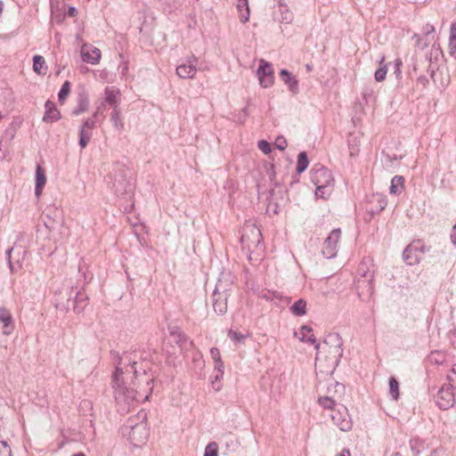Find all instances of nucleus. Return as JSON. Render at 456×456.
Wrapping results in <instances>:
<instances>
[{
    "instance_id": "obj_60",
    "label": "nucleus",
    "mask_w": 456,
    "mask_h": 456,
    "mask_svg": "<svg viewBox=\"0 0 456 456\" xmlns=\"http://www.w3.org/2000/svg\"><path fill=\"white\" fill-rule=\"evenodd\" d=\"M385 59H386V58H385V56H384V55H383V56H381V58H380V59H379V64H380V65H381V64H383V63H384V61H385Z\"/></svg>"
},
{
    "instance_id": "obj_5",
    "label": "nucleus",
    "mask_w": 456,
    "mask_h": 456,
    "mask_svg": "<svg viewBox=\"0 0 456 456\" xmlns=\"http://www.w3.org/2000/svg\"><path fill=\"white\" fill-rule=\"evenodd\" d=\"M146 413L142 412L136 416L140 419L139 422H134V419L130 418L126 424L122 428V432L127 436L131 444L139 447L147 442L149 436V429L147 428L146 422L144 421Z\"/></svg>"
},
{
    "instance_id": "obj_41",
    "label": "nucleus",
    "mask_w": 456,
    "mask_h": 456,
    "mask_svg": "<svg viewBox=\"0 0 456 456\" xmlns=\"http://www.w3.org/2000/svg\"><path fill=\"white\" fill-rule=\"evenodd\" d=\"M387 73V65H384L375 71L374 77L377 82H382L385 80Z\"/></svg>"
},
{
    "instance_id": "obj_11",
    "label": "nucleus",
    "mask_w": 456,
    "mask_h": 456,
    "mask_svg": "<svg viewBox=\"0 0 456 456\" xmlns=\"http://www.w3.org/2000/svg\"><path fill=\"white\" fill-rule=\"evenodd\" d=\"M341 237V230L334 229L326 238L323 248L322 254L326 258H333L338 254V247Z\"/></svg>"
},
{
    "instance_id": "obj_18",
    "label": "nucleus",
    "mask_w": 456,
    "mask_h": 456,
    "mask_svg": "<svg viewBox=\"0 0 456 456\" xmlns=\"http://www.w3.org/2000/svg\"><path fill=\"white\" fill-rule=\"evenodd\" d=\"M45 114L43 121L45 123H53L61 119V115L60 110L56 108L53 102L48 100L45 103Z\"/></svg>"
},
{
    "instance_id": "obj_63",
    "label": "nucleus",
    "mask_w": 456,
    "mask_h": 456,
    "mask_svg": "<svg viewBox=\"0 0 456 456\" xmlns=\"http://www.w3.org/2000/svg\"><path fill=\"white\" fill-rule=\"evenodd\" d=\"M336 387H340L344 388L343 386L341 384H339L338 382H336Z\"/></svg>"
},
{
    "instance_id": "obj_56",
    "label": "nucleus",
    "mask_w": 456,
    "mask_h": 456,
    "mask_svg": "<svg viewBox=\"0 0 456 456\" xmlns=\"http://www.w3.org/2000/svg\"><path fill=\"white\" fill-rule=\"evenodd\" d=\"M224 377V373L222 372H217L215 376V380H219V379H222Z\"/></svg>"
},
{
    "instance_id": "obj_54",
    "label": "nucleus",
    "mask_w": 456,
    "mask_h": 456,
    "mask_svg": "<svg viewBox=\"0 0 456 456\" xmlns=\"http://www.w3.org/2000/svg\"><path fill=\"white\" fill-rule=\"evenodd\" d=\"M338 456H351L350 451L348 449H343Z\"/></svg>"
},
{
    "instance_id": "obj_52",
    "label": "nucleus",
    "mask_w": 456,
    "mask_h": 456,
    "mask_svg": "<svg viewBox=\"0 0 456 456\" xmlns=\"http://www.w3.org/2000/svg\"><path fill=\"white\" fill-rule=\"evenodd\" d=\"M67 12L69 16H76L77 11L75 7H69Z\"/></svg>"
},
{
    "instance_id": "obj_9",
    "label": "nucleus",
    "mask_w": 456,
    "mask_h": 456,
    "mask_svg": "<svg viewBox=\"0 0 456 456\" xmlns=\"http://www.w3.org/2000/svg\"><path fill=\"white\" fill-rule=\"evenodd\" d=\"M436 403L441 410H448L455 403L454 387L451 384L441 387L436 395Z\"/></svg>"
},
{
    "instance_id": "obj_62",
    "label": "nucleus",
    "mask_w": 456,
    "mask_h": 456,
    "mask_svg": "<svg viewBox=\"0 0 456 456\" xmlns=\"http://www.w3.org/2000/svg\"><path fill=\"white\" fill-rule=\"evenodd\" d=\"M452 371L456 374V364L452 366Z\"/></svg>"
},
{
    "instance_id": "obj_33",
    "label": "nucleus",
    "mask_w": 456,
    "mask_h": 456,
    "mask_svg": "<svg viewBox=\"0 0 456 456\" xmlns=\"http://www.w3.org/2000/svg\"><path fill=\"white\" fill-rule=\"evenodd\" d=\"M308 164L309 161L306 153L305 151L300 152L297 156V172L298 174L304 172L308 167Z\"/></svg>"
},
{
    "instance_id": "obj_31",
    "label": "nucleus",
    "mask_w": 456,
    "mask_h": 456,
    "mask_svg": "<svg viewBox=\"0 0 456 456\" xmlns=\"http://www.w3.org/2000/svg\"><path fill=\"white\" fill-rule=\"evenodd\" d=\"M403 188V177L400 175H395L391 180V185H390V193L391 194H397L402 191Z\"/></svg>"
},
{
    "instance_id": "obj_4",
    "label": "nucleus",
    "mask_w": 456,
    "mask_h": 456,
    "mask_svg": "<svg viewBox=\"0 0 456 456\" xmlns=\"http://www.w3.org/2000/svg\"><path fill=\"white\" fill-rule=\"evenodd\" d=\"M233 277L230 273H222L213 291V308L218 315L227 312L228 291L232 289Z\"/></svg>"
},
{
    "instance_id": "obj_53",
    "label": "nucleus",
    "mask_w": 456,
    "mask_h": 456,
    "mask_svg": "<svg viewBox=\"0 0 456 456\" xmlns=\"http://www.w3.org/2000/svg\"><path fill=\"white\" fill-rule=\"evenodd\" d=\"M191 62L194 63V65L196 66V63L198 62V59L195 55H192L188 59L187 64H191Z\"/></svg>"
},
{
    "instance_id": "obj_7",
    "label": "nucleus",
    "mask_w": 456,
    "mask_h": 456,
    "mask_svg": "<svg viewBox=\"0 0 456 456\" xmlns=\"http://www.w3.org/2000/svg\"><path fill=\"white\" fill-rule=\"evenodd\" d=\"M374 272L366 262H362L357 269V289L360 297H372L374 293L373 284Z\"/></svg>"
},
{
    "instance_id": "obj_42",
    "label": "nucleus",
    "mask_w": 456,
    "mask_h": 456,
    "mask_svg": "<svg viewBox=\"0 0 456 456\" xmlns=\"http://www.w3.org/2000/svg\"><path fill=\"white\" fill-rule=\"evenodd\" d=\"M229 338L235 343H243L245 339V336L240 332H237L233 330H230L228 331Z\"/></svg>"
},
{
    "instance_id": "obj_36",
    "label": "nucleus",
    "mask_w": 456,
    "mask_h": 456,
    "mask_svg": "<svg viewBox=\"0 0 456 456\" xmlns=\"http://www.w3.org/2000/svg\"><path fill=\"white\" fill-rule=\"evenodd\" d=\"M318 403L324 409H330V410H332L333 411L336 409L335 408V406H336L335 401L330 396L320 397L318 399Z\"/></svg>"
},
{
    "instance_id": "obj_46",
    "label": "nucleus",
    "mask_w": 456,
    "mask_h": 456,
    "mask_svg": "<svg viewBox=\"0 0 456 456\" xmlns=\"http://www.w3.org/2000/svg\"><path fill=\"white\" fill-rule=\"evenodd\" d=\"M210 354H211V357L214 360V362H218L219 360H222L220 351L216 347H212L210 349Z\"/></svg>"
},
{
    "instance_id": "obj_47",
    "label": "nucleus",
    "mask_w": 456,
    "mask_h": 456,
    "mask_svg": "<svg viewBox=\"0 0 456 456\" xmlns=\"http://www.w3.org/2000/svg\"><path fill=\"white\" fill-rule=\"evenodd\" d=\"M413 38H415V39H416V44H417V45H418L419 47H420V48H422V49H423V48H425V47L428 45L427 41H423V39L420 37V36H419V35L415 34V35L413 36Z\"/></svg>"
},
{
    "instance_id": "obj_19",
    "label": "nucleus",
    "mask_w": 456,
    "mask_h": 456,
    "mask_svg": "<svg viewBox=\"0 0 456 456\" xmlns=\"http://www.w3.org/2000/svg\"><path fill=\"white\" fill-rule=\"evenodd\" d=\"M294 336L297 338L300 341H306L312 344H317L315 337L313 333V330L309 326H302L298 331L294 332Z\"/></svg>"
},
{
    "instance_id": "obj_32",
    "label": "nucleus",
    "mask_w": 456,
    "mask_h": 456,
    "mask_svg": "<svg viewBox=\"0 0 456 456\" xmlns=\"http://www.w3.org/2000/svg\"><path fill=\"white\" fill-rule=\"evenodd\" d=\"M110 120L118 130H122L124 127V124L122 122L121 117H120V110L118 106H115L113 108V111L110 116Z\"/></svg>"
},
{
    "instance_id": "obj_16",
    "label": "nucleus",
    "mask_w": 456,
    "mask_h": 456,
    "mask_svg": "<svg viewBox=\"0 0 456 456\" xmlns=\"http://www.w3.org/2000/svg\"><path fill=\"white\" fill-rule=\"evenodd\" d=\"M0 323H2V332L5 336H10L14 329V321L10 311L5 307H0Z\"/></svg>"
},
{
    "instance_id": "obj_57",
    "label": "nucleus",
    "mask_w": 456,
    "mask_h": 456,
    "mask_svg": "<svg viewBox=\"0 0 456 456\" xmlns=\"http://www.w3.org/2000/svg\"><path fill=\"white\" fill-rule=\"evenodd\" d=\"M432 53H434L435 54L437 55L440 53L439 47H436V45H433V46H432Z\"/></svg>"
},
{
    "instance_id": "obj_51",
    "label": "nucleus",
    "mask_w": 456,
    "mask_h": 456,
    "mask_svg": "<svg viewBox=\"0 0 456 456\" xmlns=\"http://www.w3.org/2000/svg\"><path fill=\"white\" fill-rule=\"evenodd\" d=\"M418 82L426 86L428 83V79L425 76H421L418 78Z\"/></svg>"
},
{
    "instance_id": "obj_55",
    "label": "nucleus",
    "mask_w": 456,
    "mask_h": 456,
    "mask_svg": "<svg viewBox=\"0 0 456 456\" xmlns=\"http://www.w3.org/2000/svg\"><path fill=\"white\" fill-rule=\"evenodd\" d=\"M430 456H444V452L442 450H436Z\"/></svg>"
},
{
    "instance_id": "obj_26",
    "label": "nucleus",
    "mask_w": 456,
    "mask_h": 456,
    "mask_svg": "<svg viewBox=\"0 0 456 456\" xmlns=\"http://www.w3.org/2000/svg\"><path fill=\"white\" fill-rule=\"evenodd\" d=\"M290 312L296 316H303L306 314V301L300 298L290 307Z\"/></svg>"
},
{
    "instance_id": "obj_40",
    "label": "nucleus",
    "mask_w": 456,
    "mask_h": 456,
    "mask_svg": "<svg viewBox=\"0 0 456 456\" xmlns=\"http://www.w3.org/2000/svg\"><path fill=\"white\" fill-rule=\"evenodd\" d=\"M86 299V296L81 293V292H77L76 293V297H75V300L73 301V308H74V311L77 312V313H79L83 310L84 306H79L78 305V303L84 301Z\"/></svg>"
},
{
    "instance_id": "obj_6",
    "label": "nucleus",
    "mask_w": 456,
    "mask_h": 456,
    "mask_svg": "<svg viewBox=\"0 0 456 456\" xmlns=\"http://www.w3.org/2000/svg\"><path fill=\"white\" fill-rule=\"evenodd\" d=\"M311 181L316 186L315 195L327 199L333 191L335 180L331 172L324 167H314L311 171Z\"/></svg>"
},
{
    "instance_id": "obj_50",
    "label": "nucleus",
    "mask_w": 456,
    "mask_h": 456,
    "mask_svg": "<svg viewBox=\"0 0 456 456\" xmlns=\"http://www.w3.org/2000/svg\"><path fill=\"white\" fill-rule=\"evenodd\" d=\"M215 370L216 372H222V373H224V363L222 362V360H219L218 362H215Z\"/></svg>"
},
{
    "instance_id": "obj_13",
    "label": "nucleus",
    "mask_w": 456,
    "mask_h": 456,
    "mask_svg": "<svg viewBox=\"0 0 456 456\" xmlns=\"http://www.w3.org/2000/svg\"><path fill=\"white\" fill-rule=\"evenodd\" d=\"M256 75L260 85L263 87H269L273 83V69L272 65L265 60H260L259 67L256 70Z\"/></svg>"
},
{
    "instance_id": "obj_22",
    "label": "nucleus",
    "mask_w": 456,
    "mask_h": 456,
    "mask_svg": "<svg viewBox=\"0 0 456 456\" xmlns=\"http://www.w3.org/2000/svg\"><path fill=\"white\" fill-rule=\"evenodd\" d=\"M46 183V176L45 174V170L40 165L37 166L36 168V187H35V194L38 197L41 192L42 189L45 186Z\"/></svg>"
},
{
    "instance_id": "obj_61",
    "label": "nucleus",
    "mask_w": 456,
    "mask_h": 456,
    "mask_svg": "<svg viewBox=\"0 0 456 456\" xmlns=\"http://www.w3.org/2000/svg\"><path fill=\"white\" fill-rule=\"evenodd\" d=\"M72 456H86V455L83 452H77V453L73 454Z\"/></svg>"
},
{
    "instance_id": "obj_43",
    "label": "nucleus",
    "mask_w": 456,
    "mask_h": 456,
    "mask_svg": "<svg viewBox=\"0 0 456 456\" xmlns=\"http://www.w3.org/2000/svg\"><path fill=\"white\" fill-rule=\"evenodd\" d=\"M258 149L265 154L272 152V146L266 140H260L258 142Z\"/></svg>"
},
{
    "instance_id": "obj_34",
    "label": "nucleus",
    "mask_w": 456,
    "mask_h": 456,
    "mask_svg": "<svg viewBox=\"0 0 456 456\" xmlns=\"http://www.w3.org/2000/svg\"><path fill=\"white\" fill-rule=\"evenodd\" d=\"M389 395L395 401L399 397V383L394 377L389 379Z\"/></svg>"
},
{
    "instance_id": "obj_39",
    "label": "nucleus",
    "mask_w": 456,
    "mask_h": 456,
    "mask_svg": "<svg viewBox=\"0 0 456 456\" xmlns=\"http://www.w3.org/2000/svg\"><path fill=\"white\" fill-rule=\"evenodd\" d=\"M218 454V446L216 442L209 443L206 448L204 456H217Z\"/></svg>"
},
{
    "instance_id": "obj_10",
    "label": "nucleus",
    "mask_w": 456,
    "mask_h": 456,
    "mask_svg": "<svg viewBox=\"0 0 456 456\" xmlns=\"http://www.w3.org/2000/svg\"><path fill=\"white\" fill-rule=\"evenodd\" d=\"M333 423L343 432L351 430L353 427L352 419L349 416L347 409L343 405L336 407L331 414Z\"/></svg>"
},
{
    "instance_id": "obj_21",
    "label": "nucleus",
    "mask_w": 456,
    "mask_h": 456,
    "mask_svg": "<svg viewBox=\"0 0 456 456\" xmlns=\"http://www.w3.org/2000/svg\"><path fill=\"white\" fill-rule=\"evenodd\" d=\"M197 72V68L194 63L191 64H181L176 68V74L181 78H192Z\"/></svg>"
},
{
    "instance_id": "obj_59",
    "label": "nucleus",
    "mask_w": 456,
    "mask_h": 456,
    "mask_svg": "<svg viewBox=\"0 0 456 456\" xmlns=\"http://www.w3.org/2000/svg\"><path fill=\"white\" fill-rule=\"evenodd\" d=\"M275 1L277 2L280 8H281L283 6V3H282L283 0H275Z\"/></svg>"
},
{
    "instance_id": "obj_25",
    "label": "nucleus",
    "mask_w": 456,
    "mask_h": 456,
    "mask_svg": "<svg viewBox=\"0 0 456 456\" xmlns=\"http://www.w3.org/2000/svg\"><path fill=\"white\" fill-rule=\"evenodd\" d=\"M78 144L81 149H85L93 136V132L81 126L78 131Z\"/></svg>"
},
{
    "instance_id": "obj_1",
    "label": "nucleus",
    "mask_w": 456,
    "mask_h": 456,
    "mask_svg": "<svg viewBox=\"0 0 456 456\" xmlns=\"http://www.w3.org/2000/svg\"><path fill=\"white\" fill-rule=\"evenodd\" d=\"M135 354H126L117 364L112 379L114 397L122 411L148 400L153 379L139 365ZM142 365V363H140Z\"/></svg>"
},
{
    "instance_id": "obj_48",
    "label": "nucleus",
    "mask_w": 456,
    "mask_h": 456,
    "mask_svg": "<svg viewBox=\"0 0 456 456\" xmlns=\"http://www.w3.org/2000/svg\"><path fill=\"white\" fill-rule=\"evenodd\" d=\"M422 32L425 36H429L430 34H433L435 32V28L431 24H426L423 27Z\"/></svg>"
},
{
    "instance_id": "obj_38",
    "label": "nucleus",
    "mask_w": 456,
    "mask_h": 456,
    "mask_svg": "<svg viewBox=\"0 0 456 456\" xmlns=\"http://www.w3.org/2000/svg\"><path fill=\"white\" fill-rule=\"evenodd\" d=\"M69 92H70V83L69 81H65L62 84L61 88L58 94L59 101L63 102L66 99V97L69 95Z\"/></svg>"
},
{
    "instance_id": "obj_23",
    "label": "nucleus",
    "mask_w": 456,
    "mask_h": 456,
    "mask_svg": "<svg viewBox=\"0 0 456 456\" xmlns=\"http://www.w3.org/2000/svg\"><path fill=\"white\" fill-rule=\"evenodd\" d=\"M283 206L284 204H281L278 202V198L276 194L273 192L270 196V199L266 206V214L270 216L278 215Z\"/></svg>"
},
{
    "instance_id": "obj_17",
    "label": "nucleus",
    "mask_w": 456,
    "mask_h": 456,
    "mask_svg": "<svg viewBox=\"0 0 456 456\" xmlns=\"http://www.w3.org/2000/svg\"><path fill=\"white\" fill-rule=\"evenodd\" d=\"M81 56L84 61L97 64L102 55L98 48L84 45L81 48Z\"/></svg>"
},
{
    "instance_id": "obj_35",
    "label": "nucleus",
    "mask_w": 456,
    "mask_h": 456,
    "mask_svg": "<svg viewBox=\"0 0 456 456\" xmlns=\"http://www.w3.org/2000/svg\"><path fill=\"white\" fill-rule=\"evenodd\" d=\"M287 86L293 94H297L298 93V81L289 71H287Z\"/></svg>"
},
{
    "instance_id": "obj_14",
    "label": "nucleus",
    "mask_w": 456,
    "mask_h": 456,
    "mask_svg": "<svg viewBox=\"0 0 456 456\" xmlns=\"http://www.w3.org/2000/svg\"><path fill=\"white\" fill-rule=\"evenodd\" d=\"M170 337L182 351H188L193 345V342L186 336V334L178 327L170 330Z\"/></svg>"
},
{
    "instance_id": "obj_44",
    "label": "nucleus",
    "mask_w": 456,
    "mask_h": 456,
    "mask_svg": "<svg viewBox=\"0 0 456 456\" xmlns=\"http://www.w3.org/2000/svg\"><path fill=\"white\" fill-rule=\"evenodd\" d=\"M0 456H12V450L5 441H0Z\"/></svg>"
},
{
    "instance_id": "obj_15",
    "label": "nucleus",
    "mask_w": 456,
    "mask_h": 456,
    "mask_svg": "<svg viewBox=\"0 0 456 456\" xmlns=\"http://www.w3.org/2000/svg\"><path fill=\"white\" fill-rule=\"evenodd\" d=\"M422 253H424L423 247L418 243H412L404 249L403 256L408 265H413L419 263Z\"/></svg>"
},
{
    "instance_id": "obj_8",
    "label": "nucleus",
    "mask_w": 456,
    "mask_h": 456,
    "mask_svg": "<svg viewBox=\"0 0 456 456\" xmlns=\"http://www.w3.org/2000/svg\"><path fill=\"white\" fill-rule=\"evenodd\" d=\"M108 183H112L111 190L118 195L121 196L132 191L133 183L130 177L127 176L126 170L122 167H118L114 174L108 175Z\"/></svg>"
},
{
    "instance_id": "obj_20",
    "label": "nucleus",
    "mask_w": 456,
    "mask_h": 456,
    "mask_svg": "<svg viewBox=\"0 0 456 456\" xmlns=\"http://www.w3.org/2000/svg\"><path fill=\"white\" fill-rule=\"evenodd\" d=\"M236 8L239 12V18L240 22L246 23L249 20L250 10L248 5V0H236Z\"/></svg>"
},
{
    "instance_id": "obj_45",
    "label": "nucleus",
    "mask_w": 456,
    "mask_h": 456,
    "mask_svg": "<svg viewBox=\"0 0 456 456\" xmlns=\"http://www.w3.org/2000/svg\"><path fill=\"white\" fill-rule=\"evenodd\" d=\"M274 149L281 151L285 150V139L282 136H278L274 142Z\"/></svg>"
},
{
    "instance_id": "obj_2",
    "label": "nucleus",
    "mask_w": 456,
    "mask_h": 456,
    "mask_svg": "<svg viewBox=\"0 0 456 456\" xmlns=\"http://www.w3.org/2000/svg\"><path fill=\"white\" fill-rule=\"evenodd\" d=\"M315 349L318 351L315 357L316 371L331 375L343 356L341 338L338 334H330L322 346L315 344Z\"/></svg>"
},
{
    "instance_id": "obj_3",
    "label": "nucleus",
    "mask_w": 456,
    "mask_h": 456,
    "mask_svg": "<svg viewBox=\"0 0 456 456\" xmlns=\"http://www.w3.org/2000/svg\"><path fill=\"white\" fill-rule=\"evenodd\" d=\"M242 251L252 265H256L265 256V244L259 227L255 222L248 220L244 223L240 237Z\"/></svg>"
},
{
    "instance_id": "obj_30",
    "label": "nucleus",
    "mask_w": 456,
    "mask_h": 456,
    "mask_svg": "<svg viewBox=\"0 0 456 456\" xmlns=\"http://www.w3.org/2000/svg\"><path fill=\"white\" fill-rule=\"evenodd\" d=\"M262 297L267 301H273L275 305H280L283 302V297L277 291L267 290L262 293Z\"/></svg>"
},
{
    "instance_id": "obj_28",
    "label": "nucleus",
    "mask_w": 456,
    "mask_h": 456,
    "mask_svg": "<svg viewBox=\"0 0 456 456\" xmlns=\"http://www.w3.org/2000/svg\"><path fill=\"white\" fill-rule=\"evenodd\" d=\"M449 53L456 57V22H452L450 27Z\"/></svg>"
},
{
    "instance_id": "obj_12",
    "label": "nucleus",
    "mask_w": 456,
    "mask_h": 456,
    "mask_svg": "<svg viewBox=\"0 0 456 456\" xmlns=\"http://www.w3.org/2000/svg\"><path fill=\"white\" fill-rule=\"evenodd\" d=\"M9 268L12 273H16L22 267L26 251L21 248L13 247L6 251Z\"/></svg>"
},
{
    "instance_id": "obj_58",
    "label": "nucleus",
    "mask_w": 456,
    "mask_h": 456,
    "mask_svg": "<svg viewBox=\"0 0 456 456\" xmlns=\"http://www.w3.org/2000/svg\"><path fill=\"white\" fill-rule=\"evenodd\" d=\"M285 75H286V72H285V69H282L280 70V76L285 79Z\"/></svg>"
},
{
    "instance_id": "obj_37",
    "label": "nucleus",
    "mask_w": 456,
    "mask_h": 456,
    "mask_svg": "<svg viewBox=\"0 0 456 456\" xmlns=\"http://www.w3.org/2000/svg\"><path fill=\"white\" fill-rule=\"evenodd\" d=\"M98 116V110H96L92 117L88 118L84 121V123L81 125L85 128L90 130L93 132L94 128L96 126V118Z\"/></svg>"
},
{
    "instance_id": "obj_27",
    "label": "nucleus",
    "mask_w": 456,
    "mask_h": 456,
    "mask_svg": "<svg viewBox=\"0 0 456 456\" xmlns=\"http://www.w3.org/2000/svg\"><path fill=\"white\" fill-rule=\"evenodd\" d=\"M88 106H89V101H88L87 97L85 95H80L78 98L77 107L72 110V115L79 116L80 114H82L87 110Z\"/></svg>"
},
{
    "instance_id": "obj_24",
    "label": "nucleus",
    "mask_w": 456,
    "mask_h": 456,
    "mask_svg": "<svg viewBox=\"0 0 456 456\" xmlns=\"http://www.w3.org/2000/svg\"><path fill=\"white\" fill-rule=\"evenodd\" d=\"M119 90L116 87L107 86L104 91L105 102L115 108V106H118V96L119 95Z\"/></svg>"
},
{
    "instance_id": "obj_29",
    "label": "nucleus",
    "mask_w": 456,
    "mask_h": 456,
    "mask_svg": "<svg viewBox=\"0 0 456 456\" xmlns=\"http://www.w3.org/2000/svg\"><path fill=\"white\" fill-rule=\"evenodd\" d=\"M33 69L37 74H45L46 67L45 58L41 55H35L33 58Z\"/></svg>"
},
{
    "instance_id": "obj_49",
    "label": "nucleus",
    "mask_w": 456,
    "mask_h": 456,
    "mask_svg": "<svg viewBox=\"0 0 456 456\" xmlns=\"http://www.w3.org/2000/svg\"><path fill=\"white\" fill-rule=\"evenodd\" d=\"M403 65V61L401 59H396L395 61V73L397 77L401 74V66Z\"/></svg>"
}]
</instances>
